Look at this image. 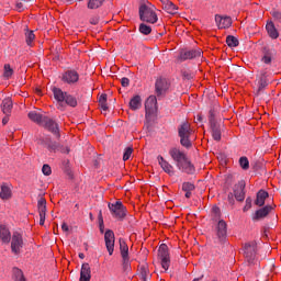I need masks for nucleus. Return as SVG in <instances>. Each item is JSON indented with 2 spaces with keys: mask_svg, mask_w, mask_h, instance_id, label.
<instances>
[{
  "mask_svg": "<svg viewBox=\"0 0 281 281\" xmlns=\"http://www.w3.org/2000/svg\"><path fill=\"white\" fill-rule=\"evenodd\" d=\"M138 15L143 23H150L155 25L159 18L157 16V7L149 1L142 2L138 8Z\"/></svg>",
  "mask_w": 281,
  "mask_h": 281,
  "instance_id": "f03ea898",
  "label": "nucleus"
},
{
  "mask_svg": "<svg viewBox=\"0 0 281 281\" xmlns=\"http://www.w3.org/2000/svg\"><path fill=\"white\" fill-rule=\"evenodd\" d=\"M268 198H269V193L267 191L265 190L258 191L255 205L262 207V205H265V201H267Z\"/></svg>",
  "mask_w": 281,
  "mask_h": 281,
  "instance_id": "393cba45",
  "label": "nucleus"
},
{
  "mask_svg": "<svg viewBox=\"0 0 281 281\" xmlns=\"http://www.w3.org/2000/svg\"><path fill=\"white\" fill-rule=\"evenodd\" d=\"M146 115H153L157 111V97L150 95L145 102Z\"/></svg>",
  "mask_w": 281,
  "mask_h": 281,
  "instance_id": "a211bd4d",
  "label": "nucleus"
},
{
  "mask_svg": "<svg viewBox=\"0 0 281 281\" xmlns=\"http://www.w3.org/2000/svg\"><path fill=\"white\" fill-rule=\"evenodd\" d=\"M42 126L46 128V131H49V133H53V135H56L57 137H60V130L58 127V123L49 117H45Z\"/></svg>",
  "mask_w": 281,
  "mask_h": 281,
  "instance_id": "4468645a",
  "label": "nucleus"
},
{
  "mask_svg": "<svg viewBox=\"0 0 281 281\" xmlns=\"http://www.w3.org/2000/svg\"><path fill=\"white\" fill-rule=\"evenodd\" d=\"M170 89V83L167 79H157L156 80V93L157 95H164V93Z\"/></svg>",
  "mask_w": 281,
  "mask_h": 281,
  "instance_id": "aec40b11",
  "label": "nucleus"
},
{
  "mask_svg": "<svg viewBox=\"0 0 281 281\" xmlns=\"http://www.w3.org/2000/svg\"><path fill=\"white\" fill-rule=\"evenodd\" d=\"M256 95H260L262 91L269 87V79L267 78V71L265 70H259V74L257 75L256 79Z\"/></svg>",
  "mask_w": 281,
  "mask_h": 281,
  "instance_id": "1a4fd4ad",
  "label": "nucleus"
},
{
  "mask_svg": "<svg viewBox=\"0 0 281 281\" xmlns=\"http://www.w3.org/2000/svg\"><path fill=\"white\" fill-rule=\"evenodd\" d=\"M27 116L31 120V122H35V124H38L40 126H42V124L46 117L45 115H43L36 111L29 112Z\"/></svg>",
  "mask_w": 281,
  "mask_h": 281,
  "instance_id": "5701e85b",
  "label": "nucleus"
},
{
  "mask_svg": "<svg viewBox=\"0 0 281 281\" xmlns=\"http://www.w3.org/2000/svg\"><path fill=\"white\" fill-rule=\"evenodd\" d=\"M79 281H91V267L89 263H82Z\"/></svg>",
  "mask_w": 281,
  "mask_h": 281,
  "instance_id": "4be33fe9",
  "label": "nucleus"
},
{
  "mask_svg": "<svg viewBox=\"0 0 281 281\" xmlns=\"http://www.w3.org/2000/svg\"><path fill=\"white\" fill-rule=\"evenodd\" d=\"M133 155L132 147H126L125 151L123 154V161H128L131 159V156Z\"/></svg>",
  "mask_w": 281,
  "mask_h": 281,
  "instance_id": "37998d69",
  "label": "nucleus"
},
{
  "mask_svg": "<svg viewBox=\"0 0 281 281\" xmlns=\"http://www.w3.org/2000/svg\"><path fill=\"white\" fill-rule=\"evenodd\" d=\"M272 16H273V19H276V21H279V23H281V12L280 11H273Z\"/></svg>",
  "mask_w": 281,
  "mask_h": 281,
  "instance_id": "864d4df0",
  "label": "nucleus"
},
{
  "mask_svg": "<svg viewBox=\"0 0 281 281\" xmlns=\"http://www.w3.org/2000/svg\"><path fill=\"white\" fill-rule=\"evenodd\" d=\"M10 122V114H5V116L2 119V124L5 126Z\"/></svg>",
  "mask_w": 281,
  "mask_h": 281,
  "instance_id": "bf43d9fd",
  "label": "nucleus"
},
{
  "mask_svg": "<svg viewBox=\"0 0 281 281\" xmlns=\"http://www.w3.org/2000/svg\"><path fill=\"white\" fill-rule=\"evenodd\" d=\"M231 26H232V18L229 16L222 18V25H221L222 30Z\"/></svg>",
  "mask_w": 281,
  "mask_h": 281,
  "instance_id": "ea45409f",
  "label": "nucleus"
},
{
  "mask_svg": "<svg viewBox=\"0 0 281 281\" xmlns=\"http://www.w3.org/2000/svg\"><path fill=\"white\" fill-rule=\"evenodd\" d=\"M196 122H203V116L201 114L196 115Z\"/></svg>",
  "mask_w": 281,
  "mask_h": 281,
  "instance_id": "0e129e2a",
  "label": "nucleus"
},
{
  "mask_svg": "<svg viewBox=\"0 0 281 281\" xmlns=\"http://www.w3.org/2000/svg\"><path fill=\"white\" fill-rule=\"evenodd\" d=\"M61 229H63V232H69V225H67V223H63Z\"/></svg>",
  "mask_w": 281,
  "mask_h": 281,
  "instance_id": "052dcab7",
  "label": "nucleus"
},
{
  "mask_svg": "<svg viewBox=\"0 0 281 281\" xmlns=\"http://www.w3.org/2000/svg\"><path fill=\"white\" fill-rule=\"evenodd\" d=\"M140 278H142V280H144V281H147V280H148V269L142 268V270H140Z\"/></svg>",
  "mask_w": 281,
  "mask_h": 281,
  "instance_id": "de8ad7c7",
  "label": "nucleus"
},
{
  "mask_svg": "<svg viewBox=\"0 0 281 281\" xmlns=\"http://www.w3.org/2000/svg\"><path fill=\"white\" fill-rule=\"evenodd\" d=\"M266 30L268 32V35L272 40H276L280 36V33H278V29H276V24H273V22L267 23L266 24Z\"/></svg>",
  "mask_w": 281,
  "mask_h": 281,
  "instance_id": "bb28decb",
  "label": "nucleus"
},
{
  "mask_svg": "<svg viewBox=\"0 0 281 281\" xmlns=\"http://www.w3.org/2000/svg\"><path fill=\"white\" fill-rule=\"evenodd\" d=\"M178 136L180 137V144L183 148H192V140H190V137L192 136V127L188 121L182 122L178 126Z\"/></svg>",
  "mask_w": 281,
  "mask_h": 281,
  "instance_id": "7ed1b4c3",
  "label": "nucleus"
},
{
  "mask_svg": "<svg viewBox=\"0 0 281 281\" xmlns=\"http://www.w3.org/2000/svg\"><path fill=\"white\" fill-rule=\"evenodd\" d=\"M212 137L215 142H221V126L216 122H212L211 125Z\"/></svg>",
  "mask_w": 281,
  "mask_h": 281,
  "instance_id": "7c9ffc66",
  "label": "nucleus"
},
{
  "mask_svg": "<svg viewBox=\"0 0 281 281\" xmlns=\"http://www.w3.org/2000/svg\"><path fill=\"white\" fill-rule=\"evenodd\" d=\"M251 202H252L251 198L248 196L246 199V204L244 206V212H249V210H251Z\"/></svg>",
  "mask_w": 281,
  "mask_h": 281,
  "instance_id": "49530a36",
  "label": "nucleus"
},
{
  "mask_svg": "<svg viewBox=\"0 0 281 281\" xmlns=\"http://www.w3.org/2000/svg\"><path fill=\"white\" fill-rule=\"evenodd\" d=\"M120 243V251L124 262H128V245L122 238L119 240Z\"/></svg>",
  "mask_w": 281,
  "mask_h": 281,
  "instance_id": "a878e982",
  "label": "nucleus"
},
{
  "mask_svg": "<svg viewBox=\"0 0 281 281\" xmlns=\"http://www.w3.org/2000/svg\"><path fill=\"white\" fill-rule=\"evenodd\" d=\"M130 109L132 111H139L142 109V97L139 94L134 95L130 100Z\"/></svg>",
  "mask_w": 281,
  "mask_h": 281,
  "instance_id": "b1692460",
  "label": "nucleus"
},
{
  "mask_svg": "<svg viewBox=\"0 0 281 281\" xmlns=\"http://www.w3.org/2000/svg\"><path fill=\"white\" fill-rule=\"evenodd\" d=\"M215 243L217 245H225L227 243V223L223 220L217 223Z\"/></svg>",
  "mask_w": 281,
  "mask_h": 281,
  "instance_id": "0eeeda50",
  "label": "nucleus"
},
{
  "mask_svg": "<svg viewBox=\"0 0 281 281\" xmlns=\"http://www.w3.org/2000/svg\"><path fill=\"white\" fill-rule=\"evenodd\" d=\"M239 166L243 168V170H249V159L247 157H240L239 158Z\"/></svg>",
  "mask_w": 281,
  "mask_h": 281,
  "instance_id": "58836bf2",
  "label": "nucleus"
},
{
  "mask_svg": "<svg viewBox=\"0 0 281 281\" xmlns=\"http://www.w3.org/2000/svg\"><path fill=\"white\" fill-rule=\"evenodd\" d=\"M212 212L215 216H218V214H221V209L218 206H213Z\"/></svg>",
  "mask_w": 281,
  "mask_h": 281,
  "instance_id": "13d9d810",
  "label": "nucleus"
},
{
  "mask_svg": "<svg viewBox=\"0 0 281 281\" xmlns=\"http://www.w3.org/2000/svg\"><path fill=\"white\" fill-rule=\"evenodd\" d=\"M63 82H66V85H76L78 80H80V75L76 70H67L63 77Z\"/></svg>",
  "mask_w": 281,
  "mask_h": 281,
  "instance_id": "dca6fc26",
  "label": "nucleus"
},
{
  "mask_svg": "<svg viewBox=\"0 0 281 281\" xmlns=\"http://www.w3.org/2000/svg\"><path fill=\"white\" fill-rule=\"evenodd\" d=\"M103 3L104 0H89L88 8L89 10H98Z\"/></svg>",
  "mask_w": 281,
  "mask_h": 281,
  "instance_id": "c9c22d12",
  "label": "nucleus"
},
{
  "mask_svg": "<svg viewBox=\"0 0 281 281\" xmlns=\"http://www.w3.org/2000/svg\"><path fill=\"white\" fill-rule=\"evenodd\" d=\"M108 207L113 216V218H117V221H122L126 218V206L122 204V201H116L115 203H109Z\"/></svg>",
  "mask_w": 281,
  "mask_h": 281,
  "instance_id": "423d86ee",
  "label": "nucleus"
},
{
  "mask_svg": "<svg viewBox=\"0 0 281 281\" xmlns=\"http://www.w3.org/2000/svg\"><path fill=\"white\" fill-rule=\"evenodd\" d=\"M138 31L144 36H148L153 32V27L146 23H140L138 26Z\"/></svg>",
  "mask_w": 281,
  "mask_h": 281,
  "instance_id": "473e14b6",
  "label": "nucleus"
},
{
  "mask_svg": "<svg viewBox=\"0 0 281 281\" xmlns=\"http://www.w3.org/2000/svg\"><path fill=\"white\" fill-rule=\"evenodd\" d=\"M199 279H194L193 281H198Z\"/></svg>",
  "mask_w": 281,
  "mask_h": 281,
  "instance_id": "774afa93",
  "label": "nucleus"
},
{
  "mask_svg": "<svg viewBox=\"0 0 281 281\" xmlns=\"http://www.w3.org/2000/svg\"><path fill=\"white\" fill-rule=\"evenodd\" d=\"M105 247L110 256H113V251L115 249V233L113 231L108 229L104 234Z\"/></svg>",
  "mask_w": 281,
  "mask_h": 281,
  "instance_id": "2eb2a0df",
  "label": "nucleus"
},
{
  "mask_svg": "<svg viewBox=\"0 0 281 281\" xmlns=\"http://www.w3.org/2000/svg\"><path fill=\"white\" fill-rule=\"evenodd\" d=\"M256 249H258L256 241H250L244 246V256L250 265L256 260Z\"/></svg>",
  "mask_w": 281,
  "mask_h": 281,
  "instance_id": "9b49d317",
  "label": "nucleus"
},
{
  "mask_svg": "<svg viewBox=\"0 0 281 281\" xmlns=\"http://www.w3.org/2000/svg\"><path fill=\"white\" fill-rule=\"evenodd\" d=\"M194 189H195V187L192 182H184L182 184L183 192H193Z\"/></svg>",
  "mask_w": 281,
  "mask_h": 281,
  "instance_id": "a19ab883",
  "label": "nucleus"
},
{
  "mask_svg": "<svg viewBox=\"0 0 281 281\" xmlns=\"http://www.w3.org/2000/svg\"><path fill=\"white\" fill-rule=\"evenodd\" d=\"M273 211V206L271 205H266L255 212L252 215V221H262V218H267L269 214Z\"/></svg>",
  "mask_w": 281,
  "mask_h": 281,
  "instance_id": "f3484780",
  "label": "nucleus"
},
{
  "mask_svg": "<svg viewBox=\"0 0 281 281\" xmlns=\"http://www.w3.org/2000/svg\"><path fill=\"white\" fill-rule=\"evenodd\" d=\"M184 192H186L184 194L186 199H190V196H192V191H184Z\"/></svg>",
  "mask_w": 281,
  "mask_h": 281,
  "instance_id": "e2e57ef3",
  "label": "nucleus"
},
{
  "mask_svg": "<svg viewBox=\"0 0 281 281\" xmlns=\"http://www.w3.org/2000/svg\"><path fill=\"white\" fill-rule=\"evenodd\" d=\"M53 94L55 100L59 102V109H63V102H65L68 106H72V108L78 106V100L76 99V97L67 92H63L59 88H54Z\"/></svg>",
  "mask_w": 281,
  "mask_h": 281,
  "instance_id": "20e7f679",
  "label": "nucleus"
},
{
  "mask_svg": "<svg viewBox=\"0 0 281 281\" xmlns=\"http://www.w3.org/2000/svg\"><path fill=\"white\" fill-rule=\"evenodd\" d=\"M12 235L10 234V229L3 225H0V240H2V243H10Z\"/></svg>",
  "mask_w": 281,
  "mask_h": 281,
  "instance_id": "cd10ccee",
  "label": "nucleus"
},
{
  "mask_svg": "<svg viewBox=\"0 0 281 281\" xmlns=\"http://www.w3.org/2000/svg\"><path fill=\"white\" fill-rule=\"evenodd\" d=\"M157 160H158L160 168L164 170V172L169 175V177H175V167L172 165H170V162H168V160H165L162 158V156H158Z\"/></svg>",
  "mask_w": 281,
  "mask_h": 281,
  "instance_id": "6ab92c4d",
  "label": "nucleus"
},
{
  "mask_svg": "<svg viewBox=\"0 0 281 281\" xmlns=\"http://www.w3.org/2000/svg\"><path fill=\"white\" fill-rule=\"evenodd\" d=\"M59 153H64V154H67L69 153V147H65V146H59V149L57 150Z\"/></svg>",
  "mask_w": 281,
  "mask_h": 281,
  "instance_id": "4d7b16f0",
  "label": "nucleus"
},
{
  "mask_svg": "<svg viewBox=\"0 0 281 281\" xmlns=\"http://www.w3.org/2000/svg\"><path fill=\"white\" fill-rule=\"evenodd\" d=\"M41 144H43V146H45V148H47L49 153H58V150L60 149V145L52 140L50 138H43L41 140Z\"/></svg>",
  "mask_w": 281,
  "mask_h": 281,
  "instance_id": "412c9836",
  "label": "nucleus"
},
{
  "mask_svg": "<svg viewBox=\"0 0 281 281\" xmlns=\"http://www.w3.org/2000/svg\"><path fill=\"white\" fill-rule=\"evenodd\" d=\"M161 3H168V0H160Z\"/></svg>",
  "mask_w": 281,
  "mask_h": 281,
  "instance_id": "338daca9",
  "label": "nucleus"
},
{
  "mask_svg": "<svg viewBox=\"0 0 281 281\" xmlns=\"http://www.w3.org/2000/svg\"><path fill=\"white\" fill-rule=\"evenodd\" d=\"M26 36V44L27 45H32V43L34 42V40L36 38V35H34V31H30L25 34Z\"/></svg>",
  "mask_w": 281,
  "mask_h": 281,
  "instance_id": "79ce46f5",
  "label": "nucleus"
},
{
  "mask_svg": "<svg viewBox=\"0 0 281 281\" xmlns=\"http://www.w3.org/2000/svg\"><path fill=\"white\" fill-rule=\"evenodd\" d=\"M210 116H209V122H210V124H211V126H212V122H216V112L214 111V110H210Z\"/></svg>",
  "mask_w": 281,
  "mask_h": 281,
  "instance_id": "09e8293b",
  "label": "nucleus"
},
{
  "mask_svg": "<svg viewBox=\"0 0 281 281\" xmlns=\"http://www.w3.org/2000/svg\"><path fill=\"white\" fill-rule=\"evenodd\" d=\"M13 280L14 281H26L23 271L19 268H13Z\"/></svg>",
  "mask_w": 281,
  "mask_h": 281,
  "instance_id": "72a5a7b5",
  "label": "nucleus"
},
{
  "mask_svg": "<svg viewBox=\"0 0 281 281\" xmlns=\"http://www.w3.org/2000/svg\"><path fill=\"white\" fill-rule=\"evenodd\" d=\"M273 58H276V49H273V47H263L261 56L262 65H265L266 68L271 67Z\"/></svg>",
  "mask_w": 281,
  "mask_h": 281,
  "instance_id": "ddd939ff",
  "label": "nucleus"
},
{
  "mask_svg": "<svg viewBox=\"0 0 281 281\" xmlns=\"http://www.w3.org/2000/svg\"><path fill=\"white\" fill-rule=\"evenodd\" d=\"M42 172L45 177H49V175H52V167H49V165H44L42 167Z\"/></svg>",
  "mask_w": 281,
  "mask_h": 281,
  "instance_id": "a18cd8bd",
  "label": "nucleus"
},
{
  "mask_svg": "<svg viewBox=\"0 0 281 281\" xmlns=\"http://www.w3.org/2000/svg\"><path fill=\"white\" fill-rule=\"evenodd\" d=\"M40 225H45V215H40Z\"/></svg>",
  "mask_w": 281,
  "mask_h": 281,
  "instance_id": "680f3d73",
  "label": "nucleus"
},
{
  "mask_svg": "<svg viewBox=\"0 0 281 281\" xmlns=\"http://www.w3.org/2000/svg\"><path fill=\"white\" fill-rule=\"evenodd\" d=\"M215 22L218 26L220 30H223V27H221V25H223V16L221 15H215Z\"/></svg>",
  "mask_w": 281,
  "mask_h": 281,
  "instance_id": "603ef678",
  "label": "nucleus"
},
{
  "mask_svg": "<svg viewBox=\"0 0 281 281\" xmlns=\"http://www.w3.org/2000/svg\"><path fill=\"white\" fill-rule=\"evenodd\" d=\"M37 210L40 216H46L47 214V201L45 198H40L37 201Z\"/></svg>",
  "mask_w": 281,
  "mask_h": 281,
  "instance_id": "c85d7f7f",
  "label": "nucleus"
},
{
  "mask_svg": "<svg viewBox=\"0 0 281 281\" xmlns=\"http://www.w3.org/2000/svg\"><path fill=\"white\" fill-rule=\"evenodd\" d=\"M240 43L238 42V38H236V36L234 35H228L226 37V45H228V47H238Z\"/></svg>",
  "mask_w": 281,
  "mask_h": 281,
  "instance_id": "f704fd0d",
  "label": "nucleus"
},
{
  "mask_svg": "<svg viewBox=\"0 0 281 281\" xmlns=\"http://www.w3.org/2000/svg\"><path fill=\"white\" fill-rule=\"evenodd\" d=\"M15 8H16L18 12H23V10H25V7L23 5V1H16Z\"/></svg>",
  "mask_w": 281,
  "mask_h": 281,
  "instance_id": "3c124183",
  "label": "nucleus"
},
{
  "mask_svg": "<svg viewBox=\"0 0 281 281\" xmlns=\"http://www.w3.org/2000/svg\"><path fill=\"white\" fill-rule=\"evenodd\" d=\"M169 155L176 164V168L181 172H186L187 175H194L195 169L190 158H188V154L181 151L179 147H172L169 149Z\"/></svg>",
  "mask_w": 281,
  "mask_h": 281,
  "instance_id": "f257e3e1",
  "label": "nucleus"
},
{
  "mask_svg": "<svg viewBox=\"0 0 281 281\" xmlns=\"http://www.w3.org/2000/svg\"><path fill=\"white\" fill-rule=\"evenodd\" d=\"M201 52L200 48L195 49H181L178 59L181 60V63L186 60H193V58H201Z\"/></svg>",
  "mask_w": 281,
  "mask_h": 281,
  "instance_id": "9d476101",
  "label": "nucleus"
},
{
  "mask_svg": "<svg viewBox=\"0 0 281 281\" xmlns=\"http://www.w3.org/2000/svg\"><path fill=\"white\" fill-rule=\"evenodd\" d=\"M12 196V190H10V187L7 184L1 186V191H0V198L3 200H8Z\"/></svg>",
  "mask_w": 281,
  "mask_h": 281,
  "instance_id": "2f4dec72",
  "label": "nucleus"
},
{
  "mask_svg": "<svg viewBox=\"0 0 281 281\" xmlns=\"http://www.w3.org/2000/svg\"><path fill=\"white\" fill-rule=\"evenodd\" d=\"M158 258L160 260V265L165 271H168L170 268V252L168 251V245L161 244L158 249Z\"/></svg>",
  "mask_w": 281,
  "mask_h": 281,
  "instance_id": "6e6552de",
  "label": "nucleus"
},
{
  "mask_svg": "<svg viewBox=\"0 0 281 281\" xmlns=\"http://www.w3.org/2000/svg\"><path fill=\"white\" fill-rule=\"evenodd\" d=\"M167 11L169 14H176L177 13V7L172 2H167Z\"/></svg>",
  "mask_w": 281,
  "mask_h": 281,
  "instance_id": "c03bdc74",
  "label": "nucleus"
},
{
  "mask_svg": "<svg viewBox=\"0 0 281 281\" xmlns=\"http://www.w3.org/2000/svg\"><path fill=\"white\" fill-rule=\"evenodd\" d=\"M121 85H122V87H128L131 85V80L126 77H123L121 79Z\"/></svg>",
  "mask_w": 281,
  "mask_h": 281,
  "instance_id": "5fc2aeb1",
  "label": "nucleus"
},
{
  "mask_svg": "<svg viewBox=\"0 0 281 281\" xmlns=\"http://www.w3.org/2000/svg\"><path fill=\"white\" fill-rule=\"evenodd\" d=\"M13 74H14V70L12 69L10 64H5L4 65L3 78H5L7 80H10V78H12Z\"/></svg>",
  "mask_w": 281,
  "mask_h": 281,
  "instance_id": "e433bc0d",
  "label": "nucleus"
},
{
  "mask_svg": "<svg viewBox=\"0 0 281 281\" xmlns=\"http://www.w3.org/2000/svg\"><path fill=\"white\" fill-rule=\"evenodd\" d=\"M245 186H246L245 181L241 180L233 187V193L228 194L229 205H234V203H235L234 196H235L236 201H239V202L245 201Z\"/></svg>",
  "mask_w": 281,
  "mask_h": 281,
  "instance_id": "39448f33",
  "label": "nucleus"
},
{
  "mask_svg": "<svg viewBox=\"0 0 281 281\" xmlns=\"http://www.w3.org/2000/svg\"><path fill=\"white\" fill-rule=\"evenodd\" d=\"M79 258H80V260H85V254L80 252Z\"/></svg>",
  "mask_w": 281,
  "mask_h": 281,
  "instance_id": "69168bd1",
  "label": "nucleus"
},
{
  "mask_svg": "<svg viewBox=\"0 0 281 281\" xmlns=\"http://www.w3.org/2000/svg\"><path fill=\"white\" fill-rule=\"evenodd\" d=\"M2 113H4V115H10V113H12V106H13V103H12V99L10 98H7L2 101Z\"/></svg>",
  "mask_w": 281,
  "mask_h": 281,
  "instance_id": "c756f323",
  "label": "nucleus"
},
{
  "mask_svg": "<svg viewBox=\"0 0 281 281\" xmlns=\"http://www.w3.org/2000/svg\"><path fill=\"white\" fill-rule=\"evenodd\" d=\"M99 221H100V232L104 233V220L102 218V211L99 212Z\"/></svg>",
  "mask_w": 281,
  "mask_h": 281,
  "instance_id": "8fccbe9b",
  "label": "nucleus"
},
{
  "mask_svg": "<svg viewBox=\"0 0 281 281\" xmlns=\"http://www.w3.org/2000/svg\"><path fill=\"white\" fill-rule=\"evenodd\" d=\"M21 249H23V235L15 232L13 233L12 239H11L12 254H15V256H18V254H21Z\"/></svg>",
  "mask_w": 281,
  "mask_h": 281,
  "instance_id": "f8f14e48",
  "label": "nucleus"
},
{
  "mask_svg": "<svg viewBox=\"0 0 281 281\" xmlns=\"http://www.w3.org/2000/svg\"><path fill=\"white\" fill-rule=\"evenodd\" d=\"M90 23L91 25H98V23H100V16H92Z\"/></svg>",
  "mask_w": 281,
  "mask_h": 281,
  "instance_id": "6e6d98bb",
  "label": "nucleus"
},
{
  "mask_svg": "<svg viewBox=\"0 0 281 281\" xmlns=\"http://www.w3.org/2000/svg\"><path fill=\"white\" fill-rule=\"evenodd\" d=\"M99 104H100L102 111H108L109 110V105H106V94L105 93L100 95Z\"/></svg>",
  "mask_w": 281,
  "mask_h": 281,
  "instance_id": "4c0bfd02",
  "label": "nucleus"
}]
</instances>
